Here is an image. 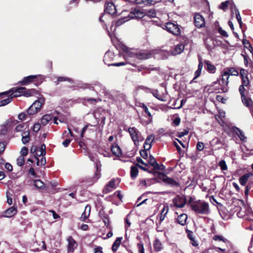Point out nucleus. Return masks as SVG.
<instances>
[{
    "mask_svg": "<svg viewBox=\"0 0 253 253\" xmlns=\"http://www.w3.org/2000/svg\"><path fill=\"white\" fill-rule=\"evenodd\" d=\"M23 87H14L8 91H5L0 93V97L2 98L6 96L7 97L0 101V107L4 106L9 103L14 97L20 96L23 92Z\"/></svg>",
    "mask_w": 253,
    "mask_h": 253,
    "instance_id": "nucleus-1",
    "label": "nucleus"
},
{
    "mask_svg": "<svg viewBox=\"0 0 253 253\" xmlns=\"http://www.w3.org/2000/svg\"><path fill=\"white\" fill-rule=\"evenodd\" d=\"M190 207L191 209L197 214H208L210 212L209 205L205 201L198 200L191 202Z\"/></svg>",
    "mask_w": 253,
    "mask_h": 253,
    "instance_id": "nucleus-2",
    "label": "nucleus"
},
{
    "mask_svg": "<svg viewBox=\"0 0 253 253\" xmlns=\"http://www.w3.org/2000/svg\"><path fill=\"white\" fill-rule=\"evenodd\" d=\"M45 102L44 98L40 97L36 100L28 108L27 113L29 115H34L38 112Z\"/></svg>",
    "mask_w": 253,
    "mask_h": 253,
    "instance_id": "nucleus-3",
    "label": "nucleus"
},
{
    "mask_svg": "<svg viewBox=\"0 0 253 253\" xmlns=\"http://www.w3.org/2000/svg\"><path fill=\"white\" fill-rule=\"evenodd\" d=\"M105 11L108 14H102L99 18V20L102 22H104L108 18L111 16L110 15L114 14L116 12V7L112 2L107 3L105 5Z\"/></svg>",
    "mask_w": 253,
    "mask_h": 253,
    "instance_id": "nucleus-4",
    "label": "nucleus"
},
{
    "mask_svg": "<svg viewBox=\"0 0 253 253\" xmlns=\"http://www.w3.org/2000/svg\"><path fill=\"white\" fill-rule=\"evenodd\" d=\"M229 76L226 72H223L221 74V77L218 79L217 82L221 86V90L222 92H226L228 90V84L229 83Z\"/></svg>",
    "mask_w": 253,
    "mask_h": 253,
    "instance_id": "nucleus-5",
    "label": "nucleus"
},
{
    "mask_svg": "<svg viewBox=\"0 0 253 253\" xmlns=\"http://www.w3.org/2000/svg\"><path fill=\"white\" fill-rule=\"evenodd\" d=\"M123 50L125 52V54L124 55L126 60H130L131 59L132 60L134 61H136L137 60L136 55H137V51L128 48V47L124 45L122 47Z\"/></svg>",
    "mask_w": 253,
    "mask_h": 253,
    "instance_id": "nucleus-6",
    "label": "nucleus"
},
{
    "mask_svg": "<svg viewBox=\"0 0 253 253\" xmlns=\"http://www.w3.org/2000/svg\"><path fill=\"white\" fill-rule=\"evenodd\" d=\"M166 29L169 33L175 36H178L181 33L180 26L176 23L168 22L166 24Z\"/></svg>",
    "mask_w": 253,
    "mask_h": 253,
    "instance_id": "nucleus-7",
    "label": "nucleus"
},
{
    "mask_svg": "<svg viewBox=\"0 0 253 253\" xmlns=\"http://www.w3.org/2000/svg\"><path fill=\"white\" fill-rule=\"evenodd\" d=\"M35 79H37V81H39L41 84L44 80L45 77L44 76L41 75H31L24 78L20 83L22 84H26L32 82Z\"/></svg>",
    "mask_w": 253,
    "mask_h": 253,
    "instance_id": "nucleus-8",
    "label": "nucleus"
},
{
    "mask_svg": "<svg viewBox=\"0 0 253 253\" xmlns=\"http://www.w3.org/2000/svg\"><path fill=\"white\" fill-rule=\"evenodd\" d=\"M187 202V199L184 196L177 195L172 199V204L177 208H182L184 207Z\"/></svg>",
    "mask_w": 253,
    "mask_h": 253,
    "instance_id": "nucleus-9",
    "label": "nucleus"
},
{
    "mask_svg": "<svg viewBox=\"0 0 253 253\" xmlns=\"http://www.w3.org/2000/svg\"><path fill=\"white\" fill-rule=\"evenodd\" d=\"M128 132L135 145H137L141 136L140 132L135 127H132L128 128Z\"/></svg>",
    "mask_w": 253,
    "mask_h": 253,
    "instance_id": "nucleus-10",
    "label": "nucleus"
},
{
    "mask_svg": "<svg viewBox=\"0 0 253 253\" xmlns=\"http://www.w3.org/2000/svg\"><path fill=\"white\" fill-rule=\"evenodd\" d=\"M145 15V13L142 9L135 8L130 12L128 17L130 19H140L143 18Z\"/></svg>",
    "mask_w": 253,
    "mask_h": 253,
    "instance_id": "nucleus-11",
    "label": "nucleus"
},
{
    "mask_svg": "<svg viewBox=\"0 0 253 253\" xmlns=\"http://www.w3.org/2000/svg\"><path fill=\"white\" fill-rule=\"evenodd\" d=\"M194 23L196 27L198 28L203 27L205 25V19L202 15L196 13L194 15Z\"/></svg>",
    "mask_w": 253,
    "mask_h": 253,
    "instance_id": "nucleus-12",
    "label": "nucleus"
},
{
    "mask_svg": "<svg viewBox=\"0 0 253 253\" xmlns=\"http://www.w3.org/2000/svg\"><path fill=\"white\" fill-rule=\"evenodd\" d=\"M95 169H96V171H95V174L92 178L93 181L94 182H95L96 181H97V180L101 176L100 171H101V165L100 162L99 161H97L95 163Z\"/></svg>",
    "mask_w": 253,
    "mask_h": 253,
    "instance_id": "nucleus-13",
    "label": "nucleus"
},
{
    "mask_svg": "<svg viewBox=\"0 0 253 253\" xmlns=\"http://www.w3.org/2000/svg\"><path fill=\"white\" fill-rule=\"evenodd\" d=\"M67 240L68 243V251L73 253L74 250L77 247V243L75 240L71 236L68 237Z\"/></svg>",
    "mask_w": 253,
    "mask_h": 253,
    "instance_id": "nucleus-14",
    "label": "nucleus"
},
{
    "mask_svg": "<svg viewBox=\"0 0 253 253\" xmlns=\"http://www.w3.org/2000/svg\"><path fill=\"white\" fill-rule=\"evenodd\" d=\"M169 206L168 205H164L160 214L159 215V224H161V223L164 221L169 212Z\"/></svg>",
    "mask_w": 253,
    "mask_h": 253,
    "instance_id": "nucleus-15",
    "label": "nucleus"
},
{
    "mask_svg": "<svg viewBox=\"0 0 253 253\" xmlns=\"http://www.w3.org/2000/svg\"><path fill=\"white\" fill-rule=\"evenodd\" d=\"M161 179L163 180L164 182L172 186H177L179 185L178 182H177L173 178L169 177L165 174H163L162 175Z\"/></svg>",
    "mask_w": 253,
    "mask_h": 253,
    "instance_id": "nucleus-16",
    "label": "nucleus"
},
{
    "mask_svg": "<svg viewBox=\"0 0 253 253\" xmlns=\"http://www.w3.org/2000/svg\"><path fill=\"white\" fill-rule=\"evenodd\" d=\"M154 139V135L150 134L147 136L144 144V148L145 150H150L151 148V144Z\"/></svg>",
    "mask_w": 253,
    "mask_h": 253,
    "instance_id": "nucleus-17",
    "label": "nucleus"
},
{
    "mask_svg": "<svg viewBox=\"0 0 253 253\" xmlns=\"http://www.w3.org/2000/svg\"><path fill=\"white\" fill-rule=\"evenodd\" d=\"M152 54L148 52H137L136 58L137 60H144L147 59L151 57Z\"/></svg>",
    "mask_w": 253,
    "mask_h": 253,
    "instance_id": "nucleus-18",
    "label": "nucleus"
},
{
    "mask_svg": "<svg viewBox=\"0 0 253 253\" xmlns=\"http://www.w3.org/2000/svg\"><path fill=\"white\" fill-rule=\"evenodd\" d=\"M115 188V180L114 179L111 180L105 186L104 189V192L108 193L113 189Z\"/></svg>",
    "mask_w": 253,
    "mask_h": 253,
    "instance_id": "nucleus-19",
    "label": "nucleus"
},
{
    "mask_svg": "<svg viewBox=\"0 0 253 253\" xmlns=\"http://www.w3.org/2000/svg\"><path fill=\"white\" fill-rule=\"evenodd\" d=\"M234 131L236 133L237 135L239 137L240 139L243 142L247 141V137L245 135L242 131L238 127L234 128Z\"/></svg>",
    "mask_w": 253,
    "mask_h": 253,
    "instance_id": "nucleus-20",
    "label": "nucleus"
},
{
    "mask_svg": "<svg viewBox=\"0 0 253 253\" xmlns=\"http://www.w3.org/2000/svg\"><path fill=\"white\" fill-rule=\"evenodd\" d=\"M90 210V206L86 205L85 207L84 212L82 213L81 216V220L82 221H84L89 216Z\"/></svg>",
    "mask_w": 253,
    "mask_h": 253,
    "instance_id": "nucleus-21",
    "label": "nucleus"
},
{
    "mask_svg": "<svg viewBox=\"0 0 253 253\" xmlns=\"http://www.w3.org/2000/svg\"><path fill=\"white\" fill-rule=\"evenodd\" d=\"M17 213V208L14 206H12L8 209L5 211V216L7 217H10L14 215Z\"/></svg>",
    "mask_w": 253,
    "mask_h": 253,
    "instance_id": "nucleus-22",
    "label": "nucleus"
},
{
    "mask_svg": "<svg viewBox=\"0 0 253 253\" xmlns=\"http://www.w3.org/2000/svg\"><path fill=\"white\" fill-rule=\"evenodd\" d=\"M184 49V45L183 44H178L175 46L174 49L172 51L173 55H177L180 54Z\"/></svg>",
    "mask_w": 253,
    "mask_h": 253,
    "instance_id": "nucleus-23",
    "label": "nucleus"
},
{
    "mask_svg": "<svg viewBox=\"0 0 253 253\" xmlns=\"http://www.w3.org/2000/svg\"><path fill=\"white\" fill-rule=\"evenodd\" d=\"M142 107L145 113H146L148 116V120L147 121H146V122H145V125H149L152 122L153 119H152V115H151V113L149 112L148 108L145 104H143L142 105Z\"/></svg>",
    "mask_w": 253,
    "mask_h": 253,
    "instance_id": "nucleus-24",
    "label": "nucleus"
},
{
    "mask_svg": "<svg viewBox=\"0 0 253 253\" xmlns=\"http://www.w3.org/2000/svg\"><path fill=\"white\" fill-rule=\"evenodd\" d=\"M149 164L153 167L156 169H160V166L159 164L156 162L155 159L152 155H150L149 157Z\"/></svg>",
    "mask_w": 253,
    "mask_h": 253,
    "instance_id": "nucleus-25",
    "label": "nucleus"
},
{
    "mask_svg": "<svg viewBox=\"0 0 253 253\" xmlns=\"http://www.w3.org/2000/svg\"><path fill=\"white\" fill-rule=\"evenodd\" d=\"M241 98L242 102L245 106L249 107L250 109L251 106H253V101L250 98L247 97L245 95H244L241 96Z\"/></svg>",
    "mask_w": 253,
    "mask_h": 253,
    "instance_id": "nucleus-26",
    "label": "nucleus"
},
{
    "mask_svg": "<svg viewBox=\"0 0 253 253\" xmlns=\"http://www.w3.org/2000/svg\"><path fill=\"white\" fill-rule=\"evenodd\" d=\"M205 63L207 65V70L209 73L213 74L215 72L216 68L210 62V61L208 60H205Z\"/></svg>",
    "mask_w": 253,
    "mask_h": 253,
    "instance_id": "nucleus-27",
    "label": "nucleus"
},
{
    "mask_svg": "<svg viewBox=\"0 0 253 253\" xmlns=\"http://www.w3.org/2000/svg\"><path fill=\"white\" fill-rule=\"evenodd\" d=\"M187 219V215L185 213H182L178 216L177 222L181 225H184L186 224Z\"/></svg>",
    "mask_w": 253,
    "mask_h": 253,
    "instance_id": "nucleus-28",
    "label": "nucleus"
},
{
    "mask_svg": "<svg viewBox=\"0 0 253 253\" xmlns=\"http://www.w3.org/2000/svg\"><path fill=\"white\" fill-rule=\"evenodd\" d=\"M251 175L250 173H247L244 174L239 178V182L241 185L244 186L247 183L249 177Z\"/></svg>",
    "mask_w": 253,
    "mask_h": 253,
    "instance_id": "nucleus-29",
    "label": "nucleus"
},
{
    "mask_svg": "<svg viewBox=\"0 0 253 253\" xmlns=\"http://www.w3.org/2000/svg\"><path fill=\"white\" fill-rule=\"evenodd\" d=\"M52 119V116L49 114L44 115L41 119V124L43 126H46Z\"/></svg>",
    "mask_w": 253,
    "mask_h": 253,
    "instance_id": "nucleus-30",
    "label": "nucleus"
},
{
    "mask_svg": "<svg viewBox=\"0 0 253 253\" xmlns=\"http://www.w3.org/2000/svg\"><path fill=\"white\" fill-rule=\"evenodd\" d=\"M122 237H118L114 243L113 244L112 247V251L115 252L117 251L118 248L120 247L121 241L122 240Z\"/></svg>",
    "mask_w": 253,
    "mask_h": 253,
    "instance_id": "nucleus-31",
    "label": "nucleus"
},
{
    "mask_svg": "<svg viewBox=\"0 0 253 253\" xmlns=\"http://www.w3.org/2000/svg\"><path fill=\"white\" fill-rule=\"evenodd\" d=\"M46 146L43 144L41 145L39 150H37L36 155L38 157L44 156L46 154Z\"/></svg>",
    "mask_w": 253,
    "mask_h": 253,
    "instance_id": "nucleus-32",
    "label": "nucleus"
},
{
    "mask_svg": "<svg viewBox=\"0 0 253 253\" xmlns=\"http://www.w3.org/2000/svg\"><path fill=\"white\" fill-rule=\"evenodd\" d=\"M151 92L153 96L158 99L164 102L167 101V99L166 98V96L159 94L157 90H153Z\"/></svg>",
    "mask_w": 253,
    "mask_h": 253,
    "instance_id": "nucleus-33",
    "label": "nucleus"
},
{
    "mask_svg": "<svg viewBox=\"0 0 253 253\" xmlns=\"http://www.w3.org/2000/svg\"><path fill=\"white\" fill-rule=\"evenodd\" d=\"M111 151L112 153L116 156L119 157L121 155V150L119 146L113 145L111 147Z\"/></svg>",
    "mask_w": 253,
    "mask_h": 253,
    "instance_id": "nucleus-34",
    "label": "nucleus"
},
{
    "mask_svg": "<svg viewBox=\"0 0 253 253\" xmlns=\"http://www.w3.org/2000/svg\"><path fill=\"white\" fill-rule=\"evenodd\" d=\"M138 169L137 166H133L131 167L130 176L132 179L135 178L138 175Z\"/></svg>",
    "mask_w": 253,
    "mask_h": 253,
    "instance_id": "nucleus-35",
    "label": "nucleus"
},
{
    "mask_svg": "<svg viewBox=\"0 0 253 253\" xmlns=\"http://www.w3.org/2000/svg\"><path fill=\"white\" fill-rule=\"evenodd\" d=\"M135 2L137 4H144L145 5H152L156 3L152 0H135Z\"/></svg>",
    "mask_w": 253,
    "mask_h": 253,
    "instance_id": "nucleus-36",
    "label": "nucleus"
},
{
    "mask_svg": "<svg viewBox=\"0 0 253 253\" xmlns=\"http://www.w3.org/2000/svg\"><path fill=\"white\" fill-rule=\"evenodd\" d=\"M129 20H130V19H129L128 16L127 17H122L115 22V26L116 27L120 26L123 24H124V23H125L126 22Z\"/></svg>",
    "mask_w": 253,
    "mask_h": 253,
    "instance_id": "nucleus-37",
    "label": "nucleus"
},
{
    "mask_svg": "<svg viewBox=\"0 0 253 253\" xmlns=\"http://www.w3.org/2000/svg\"><path fill=\"white\" fill-rule=\"evenodd\" d=\"M224 72H227L229 76H238L239 75L238 71L234 68H228L224 70Z\"/></svg>",
    "mask_w": 253,
    "mask_h": 253,
    "instance_id": "nucleus-38",
    "label": "nucleus"
},
{
    "mask_svg": "<svg viewBox=\"0 0 253 253\" xmlns=\"http://www.w3.org/2000/svg\"><path fill=\"white\" fill-rule=\"evenodd\" d=\"M154 247L155 250L157 252L160 251L162 249V246L161 242L158 240L156 239L155 240L154 243Z\"/></svg>",
    "mask_w": 253,
    "mask_h": 253,
    "instance_id": "nucleus-39",
    "label": "nucleus"
},
{
    "mask_svg": "<svg viewBox=\"0 0 253 253\" xmlns=\"http://www.w3.org/2000/svg\"><path fill=\"white\" fill-rule=\"evenodd\" d=\"M233 9L235 11V13L236 15V17L237 21H241L242 20L240 14V12L239 10L236 8V6L233 4L232 7V12H233Z\"/></svg>",
    "mask_w": 253,
    "mask_h": 253,
    "instance_id": "nucleus-40",
    "label": "nucleus"
},
{
    "mask_svg": "<svg viewBox=\"0 0 253 253\" xmlns=\"http://www.w3.org/2000/svg\"><path fill=\"white\" fill-rule=\"evenodd\" d=\"M41 158L40 160L39 158H37L38 166H44L46 164V159L44 156H41Z\"/></svg>",
    "mask_w": 253,
    "mask_h": 253,
    "instance_id": "nucleus-41",
    "label": "nucleus"
},
{
    "mask_svg": "<svg viewBox=\"0 0 253 253\" xmlns=\"http://www.w3.org/2000/svg\"><path fill=\"white\" fill-rule=\"evenodd\" d=\"M248 72L244 69H241L240 71V75L242 79L248 78Z\"/></svg>",
    "mask_w": 253,
    "mask_h": 253,
    "instance_id": "nucleus-42",
    "label": "nucleus"
},
{
    "mask_svg": "<svg viewBox=\"0 0 253 253\" xmlns=\"http://www.w3.org/2000/svg\"><path fill=\"white\" fill-rule=\"evenodd\" d=\"M145 13V15L149 17L154 18L156 16V12L154 9H150Z\"/></svg>",
    "mask_w": 253,
    "mask_h": 253,
    "instance_id": "nucleus-43",
    "label": "nucleus"
},
{
    "mask_svg": "<svg viewBox=\"0 0 253 253\" xmlns=\"http://www.w3.org/2000/svg\"><path fill=\"white\" fill-rule=\"evenodd\" d=\"M23 88H24V89L23 90V92L22 93H21L20 96L22 95H23L25 96L29 97V96L32 95V94L34 92V89L27 90L25 91L26 88L25 87H23Z\"/></svg>",
    "mask_w": 253,
    "mask_h": 253,
    "instance_id": "nucleus-44",
    "label": "nucleus"
},
{
    "mask_svg": "<svg viewBox=\"0 0 253 253\" xmlns=\"http://www.w3.org/2000/svg\"><path fill=\"white\" fill-rule=\"evenodd\" d=\"M34 185L39 189H42L44 184L41 180L38 179L35 181Z\"/></svg>",
    "mask_w": 253,
    "mask_h": 253,
    "instance_id": "nucleus-45",
    "label": "nucleus"
},
{
    "mask_svg": "<svg viewBox=\"0 0 253 253\" xmlns=\"http://www.w3.org/2000/svg\"><path fill=\"white\" fill-rule=\"evenodd\" d=\"M113 56V53L110 51H107L105 53L104 57V62L105 64H107V62L108 61L109 58Z\"/></svg>",
    "mask_w": 253,
    "mask_h": 253,
    "instance_id": "nucleus-46",
    "label": "nucleus"
},
{
    "mask_svg": "<svg viewBox=\"0 0 253 253\" xmlns=\"http://www.w3.org/2000/svg\"><path fill=\"white\" fill-rule=\"evenodd\" d=\"M25 163V159L23 156H20L17 159V164L18 166L21 167Z\"/></svg>",
    "mask_w": 253,
    "mask_h": 253,
    "instance_id": "nucleus-47",
    "label": "nucleus"
},
{
    "mask_svg": "<svg viewBox=\"0 0 253 253\" xmlns=\"http://www.w3.org/2000/svg\"><path fill=\"white\" fill-rule=\"evenodd\" d=\"M64 81H68L70 83L73 82L72 79H71L70 78H68L67 77H59L57 78V84H58L59 82H64Z\"/></svg>",
    "mask_w": 253,
    "mask_h": 253,
    "instance_id": "nucleus-48",
    "label": "nucleus"
},
{
    "mask_svg": "<svg viewBox=\"0 0 253 253\" xmlns=\"http://www.w3.org/2000/svg\"><path fill=\"white\" fill-rule=\"evenodd\" d=\"M219 166L222 170H226L227 169V166L226 162L224 160H221L219 163Z\"/></svg>",
    "mask_w": 253,
    "mask_h": 253,
    "instance_id": "nucleus-49",
    "label": "nucleus"
},
{
    "mask_svg": "<svg viewBox=\"0 0 253 253\" xmlns=\"http://www.w3.org/2000/svg\"><path fill=\"white\" fill-rule=\"evenodd\" d=\"M28 153V149L26 147H23L22 148L20 151V156H23L24 157L26 156Z\"/></svg>",
    "mask_w": 253,
    "mask_h": 253,
    "instance_id": "nucleus-50",
    "label": "nucleus"
},
{
    "mask_svg": "<svg viewBox=\"0 0 253 253\" xmlns=\"http://www.w3.org/2000/svg\"><path fill=\"white\" fill-rule=\"evenodd\" d=\"M229 1L228 0L222 2L221 4L219 6L220 9L225 10L228 7V3Z\"/></svg>",
    "mask_w": 253,
    "mask_h": 253,
    "instance_id": "nucleus-51",
    "label": "nucleus"
},
{
    "mask_svg": "<svg viewBox=\"0 0 253 253\" xmlns=\"http://www.w3.org/2000/svg\"><path fill=\"white\" fill-rule=\"evenodd\" d=\"M218 32L223 37H227L228 36L227 33L225 30H223L221 27H219L218 28Z\"/></svg>",
    "mask_w": 253,
    "mask_h": 253,
    "instance_id": "nucleus-52",
    "label": "nucleus"
},
{
    "mask_svg": "<svg viewBox=\"0 0 253 253\" xmlns=\"http://www.w3.org/2000/svg\"><path fill=\"white\" fill-rule=\"evenodd\" d=\"M102 219L106 226L109 225V219L108 216L106 215L102 217Z\"/></svg>",
    "mask_w": 253,
    "mask_h": 253,
    "instance_id": "nucleus-53",
    "label": "nucleus"
},
{
    "mask_svg": "<svg viewBox=\"0 0 253 253\" xmlns=\"http://www.w3.org/2000/svg\"><path fill=\"white\" fill-rule=\"evenodd\" d=\"M148 150H145L144 149V150L140 151V154L143 158L146 159L147 158V157H148L147 151Z\"/></svg>",
    "mask_w": 253,
    "mask_h": 253,
    "instance_id": "nucleus-54",
    "label": "nucleus"
},
{
    "mask_svg": "<svg viewBox=\"0 0 253 253\" xmlns=\"http://www.w3.org/2000/svg\"><path fill=\"white\" fill-rule=\"evenodd\" d=\"M196 148L198 151H202L204 148V143L201 142H198L196 146Z\"/></svg>",
    "mask_w": 253,
    "mask_h": 253,
    "instance_id": "nucleus-55",
    "label": "nucleus"
},
{
    "mask_svg": "<svg viewBox=\"0 0 253 253\" xmlns=\"http://www.w3.org/2000/svg\"><path fill=\"white\" fill-rule=\"evenodd\" d=\"M41 128V124L37 123H36L33 126V131L35 132H38Z\"/></svg>",
    "mask_w": 253,
    "mask_h": 253,
    "instance_id": "nucleus-56",
    "label": "nucleus"
},
{
    "mask_svg": "<svg viewBox=\"0 0 253 253\" xmlns=\"http://www.w3.org/2000/svg\"><path fill=\"white\" fill-rule=\"evenodd\" d=\"M250 84V81L248 78L242 80V85L248 87Z\"/></svg>",
    "mask_w": 253,
    "mask_h": 253,
    "instance_id": "nucleus-57",
    "label": "nucleus"
},
{
    "mask_svg": "<svg viewBox=\"0 0 253 253\" xmlns=\"http://www.w3.org/2000/svg\"><path fill=\"white\" fill-rule=\"evenodd\" d=\"M245 87L246 86H245L242 84L240 85L239 86V91L240 92V93L241 96L245 95Z\"/></svg>",
    "mask_w": 253,
    "mask_h": 253,
    "instance_id": "nucleus-58",
    "label": "nucleus"
},
{
    "mask_svg": "<svg viewBox=\"0 0 253 253\" xmlns=\"http://www.w3.org/2000/svg\"><path fill=\"white\" fill-rule=\"evenodd\" d=\"M213 239L216 241H222L225 242L226 239H224L222 236L219 235H216L213 237Z\"/></svg>",
    "mask_w": 253,
    "mask_h": 253,
    "instance_id": "nucleus-59",
    "label": "nucleus"
},
{
    "mask_svg": "<svg viewBox=\"0 0 253 253\" xmlns=\"http://www.w3.org/2000/svg\"><path fill=\"white\" fill-rule=\"evenodd\" d=\"M22 142L23 144H25L27 143L28 142H29V141L30 140L29 136L24 135L23 136H22Z\"/></svg>",
    "mask_w": 253,
    "mask_h": 253,
    "instance_id": "nucleus-60",
    "label": "nucleus"
},
{
    "mask_svg": "<svg viewBox=\"0 0 253 253\" xmlns=\"http://www.w3.org/2000/svg\"><path fill=\"white\" fill-rule=\"evenodd\" d=\"M6 147V144L4 142H0V154L4 151Z\"/></svg>",
    "mask_w": 253,
    "mask_h": 253,
    "instance_id": "nucleus-61",
    "label": "nucleus"
},
{
    "mask_svg": "<svg viewBox=\"0 0 253 253\" xmlns=\"http://www.w3.org/2000/svg\"><path fill=\"white\" fill-rule=\"evenodd\" d=\"M139 253H144V249L143 245L142 244L139 243L137 244Z\"/></svg>",
    "mask_w": 253,
    "mask_h": 253,
    "instance_id": "nucleus-62",
    "label": "nucleus"
},
{
    "mask_svg": "<svg viewBox=\"0 0 253 253\" xmlns=\"http://www.w3.org/2000/svg\"><path fill=\"white\" fill-rule=\"evenodd\" d=\"M26 117V114L24 112L21 113L20 114H19L18 115V118L21 121H23V120H25Z\"/></svg>",
    "mask_w": 253,
    "mask_h": 253,
    "instance_id": "nucleus-63",
    "label": "nucleus"
},
{
    "mask_svg": "<svg viewBox=\"0 0 253 253\" xmlns=\"http://www.w3.org/2000/svg\"><path fill=\"white\" fill-rule=\"evenodd\" d=\"M218 143H220L221 144H222L221 141L218 139H215V138L213 139L211 142V144L212 146H215V144H218Z\"/></svg>",
    "mask_w": 253,
    "mask_h": 253,
    "instance_id": "nucleus-64",
    "label": "nucleus"
}]
</instances>
